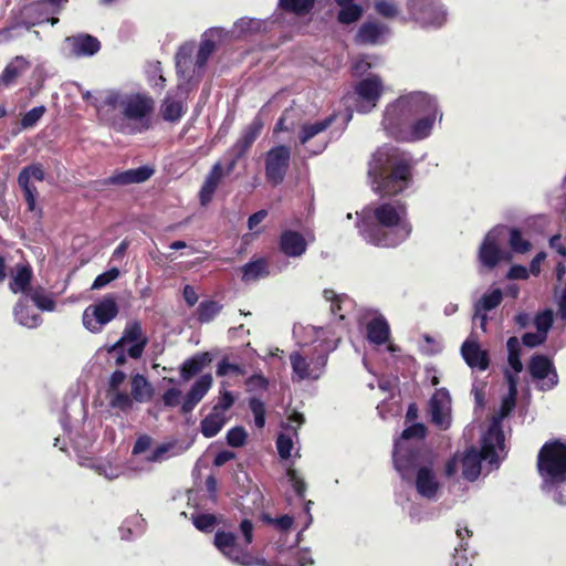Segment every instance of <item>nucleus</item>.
<instances>
[{"label":"nucleus","instance_id":"f257e3e1","mask_svg":"<svg viewBox=\"0 0 566 566\" xmlns=\"http://www.w3.org/2000/svg\"><path fill=\"white\" fill-rule=\"evenodd\" d=\"M439 114L434 97L423 92L400 96L389 104L381 120L388 136L397 142H416L427 138Z\"/></svg>","mask_w":566,"mask_h":566},{"label":"nucleus","instance_id":"f03ea898","mask_svg":"<svg viewBox=\"0 0 566 566\" xmlns=\"http://www.w3.org/2000/svg\"><path fill=\"white\" fill-rule=\"evenodd\" d=\"M360 235L379 248H396L412 233L408 206L402 200H391L365 207L358 216Z\"/></svg>","mask_w":566,"mask_h":566},{"label":"nucleus","instance_id":"7ed1b4c3","mask_svg":"<svg viewBox=\"0 0 566 566\" xmlns=\"http://www.w3.org/2000/svg\"><path fill=\"white\" fill-rule=\"evenodd\" d=\"M368 175L380 196H396L411 181V165L396 149L377 150L369 164Z\"/></svg>","mask_w":566,"mask_h":566},{"label":"nucleus","instance_id":"20e7f679","mask_svg":"<svg viewBox=\"0 0 566 566\" xmlns=\"http://www.w3.org/2000/svg\"><path fill=\"white\" fill-rule=\"evenodd\" d=\"M505 447V436L497 421H494L481 439V449L470 447L462 458V474L469 481H475L481 474V462L499 464L496 450Z\"/></svg>","mask_w":566,"mask_h":566},{"label":"nucleus","instance_id":"39448f33","mask_svg":"<svg viewBox=\"0 0 566 566\" xmlns=\"http://www.w3.org/2000/svg\"><path fill=\"white\" fill-rule=\"evenodd\" d=\"M536 468L545 483L557 485L566 482V442L560 439L546 441L538 451Z\"/></svg>","mask_w":566,"mask_h":566},{"label":"nucleus","instance_id":"423d86ee","mask_svg":"<svg viewBox=\"0 0 566 566\" xmlns=\"http://www.w3.org/2000/svg\"><path fill=\"white\" fill-rule=\"evenodd\" d=\"M148 337L143 331L142 323L137 319L129 321L125 325L122 337L113 345L106 348L109 355H113L116 366L126 364L127 358L124 346L128 343L132 345L127 349V355L133 359H139L148 345Z\"/></svg>","mask_w":566,"mask_h":566},{"label":"nucleus","instance_id":"0eeeda50","mask_svg":"<svg viewBox=\"0 0 566 566\" xmlns=\"http://www.w3.org/2000/svg\"><path fill=\"white\" fill-rule=\"evenodd\" d=\"M155 109L154 98L145 93H130L124 95L122 116L134 126L132 132L143 133L151 127V115Z\"/></svg>","mask_w":566,"mask_h":566},{"label":"nucleus","instance_id":"6e6552de","mask_svg":"<svg viewBox=\"0 0 566 566\" xmlns=\"http://www.w3.org/2000/svg\"><path fill=\"white\" fill-rule=\"evenodd\" d=\"M119 308L116 296L107 294L98 302L88 305L82 316L83 325L91 333L97 334L103 327L111 323L117 315Z\"/></svg>","mask_w":566,"mask_h":566},{"label":"nucleus","instance_id":"1a4fd4ad","mask_svg":"<svg viewBox=\"0 0 566 566\" xmlns=\"http://www.w3.org/2000/svg\"><path fill=\"white\" fill-rule=\"evenodd\" d=\"M214 547L230 562L239 566L263 565L264 560L254 557L238 543V537L233 532L219 530L213 537Z\"/></svg>","mask_w":566,"mask_h":566},{"label":"nucleus","instance_id":"9d476101","mask_svg":"<svg viewBox=\"0 0 566 566\" xmlns=\"http://www.w3.org/2000/svg\"><path fill=\"white\" fill-rule=\"evenodd\" d=\"M155 390L147 379L142 374H136L130 378V394H117L114 399L116 410L128 413L134 409L135 402H148L153 399Z\"/></svg>","mask_w":566,"mask_h":566},{"label":"nucleus","instance_id":"9b49d317","mask_svg":"<svg viewBox=\"0 0 566 566\" xmlns=\"http://www.w3.org/2000/svg\"><path fill=\"white\" fill-rule=\"evenodd\" d=\"M291 161V149L286 145H277L266 151L264 157V174L266 181L276 187L287 174Z\"/></svg>","mask_w":566,"mask_h":566},{"label":"nucleus","instance_id":"f8f14e48","mask_svg":"<svg viewBox=\"0 0 566 566\" xmlns=\"http://www.w3.org/2000/svg\"><path fill=\"white\" fill-rule=\"evenodd\" d=\"M423 453L421 448L405 447L401 441L395 442L392 461L402 480H409L419 467L428 463L430 459H424Z\"/></svg>","mask_w":566,"mask_h":566},{"label":"nucleus","instance_id":"ddd939ff","mask_svg":"<svg viewBox=\"0 0 566 566\" xmlns=\"http://www.w3.org/2000/svg\"><path fill=\"white\" fill-rule=\"evenodd\" d=\"M528 371L534 380H539L538 389L552 390L558 385V374L551 358L542 354H535L528 363Z\"/></svg>","mask_w":566,"mask_h":566},{"label":"nucleus","instance_id":"4468645a","mask_svg":"<svg viewBox=\"0 0 566 566\" xmlns=\"http://www.w3.org/2000/svg\"><path fill=\"white\" fill-rule=\"evenodd\" d=\"M384 91L382 82L378 75H373L359 81L355 92L359 97L357 109L360 113H368L376 107Z\"/></svg>","mask_w":566,"mask_h":566},{"label":"nucleus","instance_id":"2eb2a0df","mask_svg":"<svg viewBox=\"0 0 566 566\" xmlns=\"http://www.w3.org/2000/svg\"><path fill=\"white\" fill-rule=\"evenodd\" d=\"M506 227L500 226L492 229L484 238L479 249V260L488 269L495 268L503 259V251L499 247V240L504 234Z\"/></svg>","mask_w":566,"mask_h":566},{"label":"nucleus","instance_id":"dca6fc26","mask_svg":"<svg viewBox=\"0 0 566 566\" xmlns=\"http://www.w3.org/2000/svg\"><path fill=\"white\" fill-rule=\"evenodd\" d=\"M411 18L422 25H441L443 12L432 0H409L407 3Z\"/></svg>","mask_w":566,"mask_h":566},{"label":"nucleus","instance_id":"f3484780","mask_svg":"<svg viewBox=\"0 0 566 566\" xmlns=\"http://www.w3.org/2000/svg\"><path fill=\"white\" fill-rule=\"evenodd\" d=\"M413 474L415 488L418 494L428 500L436 499L440 490V482L433 470L432 457H430V460L427 464L419 467L418 470L413 472Z\"/></svg>","mask_w":566,"mask_h":566},{"label":"nucleus","instance_id":"a211bd4d","mask_svg":"<svg viewBox=\"0 0 566 566\" xmlns=\"http://www.w3.org/2000/svg\"><path fill=\"white\" fill-rule=\"evenodd\" d=\"M45 177L43 167L41 164H32L21 169L18 176V184L23 190L24 199L28 205V209L33 211L35 209V197L38 195L36 187L31 182V179L43 181Z\"/></svg>","mask_w":566,"mask_h":566},{"label":"nucleus","instance_id":"6ab92c4d","mask_svg":"<svg viewBox=\"0 0 566 566\" xmlns=\"http://www.w3.org/2000/svg\"><path fill=\"white\" fill-rule=\"evenodd\" d=\"M263 127V119L260 116H255L252 122L242 130L240 137L229 149V153H237V158H243L254 142L261 135Z\"/></svg>","mask_w":566,"mask_h":566},{"label":"nucleus","instance_id":"aec40b11","mask_svg":"<svg viewBox=\"0 0 566 566\" xmlns=\"http://www.w3.org/2000/svg\"><path fill=\"white\" fill-rule=\"evenodd\" d=\"M154 175V169L148 166H142L135 169L115 171L112 176L101 180L102 186H127L140 184L148 180Z\"/></svg>","mask_w":566,"mask_h":566},{"label":"nucleus","instance_id":"412c9836","mask_svg":"<svg viewBox=\"0 0 566 566\" xmlns=\"http://www.w3.org/2000/svg\"><path fill=\"white\" fill-rule=\"evenodd\" d=\"M212 381V376L205 374L192 384L180 406V412L182 415L190 413L196 408L211 388Z\"/></svg>","mask_w":566,"mask_h":566},{"label":"nucleus","instance_id":"4be33fe9","mask_svg":"<svg viewBox=\"0 0 566 566\" xmlns=\"http://www.w3.org/2000/svg\"><path fill=\"white\" fill-rule=\"evenodd\" d=\"M279 248L284 255L298 258L306 252L307 242L298 231L284 230L280 235Z\"/></svg>","mask_w":566,"mask_h":566},{"label":"nucleus","instance_id":"5701e85b","mask_svg":"<svg viewBox=\"0 0 566 566\" xmlns=\"http://www.w3.org/2000/svg\"><path fill=\"white\" fill-rule=\"evenodd\" d=\"M461 354L471 368L484 371L490 366L488 352L483 350L476 342L465 340L461 346Z\"/></svg>","mask_w":566,"mask_h":566},{"label":"nucleus","instance_id":"b1692460","mask_svg":"<svg viewBox=\"0 0 566 566\" xmlns=\"http://www.w3.org/2000/svg\"><path fill=\"white\" fill-rule=\"evenodd\" d=\"M66 42L75 56H92L101 50L99 40L91 34L69 36Z\"/></svg>","mask_w":566,"mask_h":566},{"label":"nucleus","instance_id":"393cba45","mask_svg":"<svg viewBox=\"0 0 566 566\" xmlns=\"http://www.w3.org/2000/svg\"><path fill=\"white\" fill-rule=\"evenodd\" d=\"M224 177V171L222 164L220 161L216 163L210 171L208 172L201 188L199 191V201L202 206L211 202L213 195L219 187L222 178Z\"/></svg>","mask_w":566,"mask_h":566},{"label":"nucleus","instance_id":"a878e982","mask_svg":"<svg viewBox=\"0 0 566 566\" xmlns=\"http://www.w3.org/2000/svg\"><path fill=\"white\" fill-rule=\"evenodd\" d=\"M388 32V28L377 21L364 22L355 36V41L358 44H377L381 36Z\"/></svg>","mask_w":566,"mask_h":566},{"label":"nucleus","instance_id":"bb28decb","mask_svg":"<svg viewBox=\"0 0 566 566\" xmlns=\"http://www.w3.org/2000/svg\"><path fill=\"white\" fill-rule=\"evenodd\" d=\"M367 338L376 345H384L390 336V327L384 316L373 318L366 326Z\"/></svg>","mask_w":566,"mask_h":566},{"label":"nucleus","instance_id":"cd10ccee","mask_svg":"<svg viewBox=\"0 0 566 566\" xmlns=\"http://www.w3.org/2000/svg\"><path fill=\"white\" fill-rule=\"evenodd\" d=\"M32 277L33 273L30 265L18 264L15 274L9 282L10 291L14 294L21 292L27 295L33 289L31 287Z\"/></svg>","mask_w":566,"mask_h":566},{"label":"nucleus","instance_id":"c85d7f7f","mask_svg":"<svg viewBox=\"0 0 566 566\" xmlns=\"http://www.w3.org/2000/svg\"><path fill=\"white\" fill-rule=\"evenodd\" d=\"M270 264L265 258H259L245 263L241 268L242 281L254 282L270 274Z\"/></svg>","mask_w":566,"mask_h":566},{"label":"nucleus","instance_id":"c756f323","mask_svg":"<svg viewBox=\"0 0 566 566\" xmlns=\"http://www.w3.org/2000/svg\"><path fill=\"white\" fill-rule=\"evenodd\" d=\"M13 314L19 324L29 328H34L42 322L41 316L32 311L25 298H20L15 303Z\"/></svg>","mask_w":566,"mask_h":566},{"label":"nucleus","instance_id":"7c9ffc66","mask_svg":"<svg viewBox=\"0 0 566 566\" xmlns=\"http://www.w3.org/2000/svg\"><path fill=\"white\" fill-rule=\"evenodd\" d=\"M210 363L211 357L209 353L196 354L184 361L180 367V376L184 380H189L199 374Z\"/></svg>","mask_w":566,"mask_h":566},{"label":"nucleus","instance_id":"2f4dec72","mask_svg":"<svg viewBox=\"0 0 566 566\" xmlns=\"http://www.w3.org/2000/svg\"><path fill=\"white\" fill-rule=\"evenodd\" d=\"M187 106L180 99H174L167 95L160 106V114L164 120L176 123L186 114Z\"/></svg>","mask_w":566,"mask_h":566},{"label":"nucleus","instance_id":"473e14b6","mask_svg":"<svg viewBox=\"0 0 566 566\" xmlns=\"http://www.w3.org/2000/svg\"><path fill=\"white\" fill-rule=\"evenodd\" d=\"M336 115H329L326 118L315 122V123H305L302 125L298 134V139L302 145L308 143L313 137L317 134L326 130L332 124L335 122Z\"/></svg>","mask_w":566,"mask_h":566},{"label":"nucleus","instance_id":"72a5a7b5","mask_svg":"<svg viewBox=\"0 0 566 566\" xmlns=\"http://www.w3.org/2000/svg\"><path fill=\"white\" fill-rule=\"evenodd\" d=\"M29 63L22 57L17 56L14 61L10 62L0 75V84L10 86L19 76L28 69Z\"/></svg>","mask_w":566,"mask_h":566},{"label":"nucleus","instance_id":"f704fd0d","mask_svg":"<svg viewBox=\"0 0 566 566\" xmlns=\"http://www.w3.org/2000/svg\"><path fill=\"white\" fill-rule=\"evenodd\" d=\"M226 416L213 410L207 415L200 422L201 433L205 438L217 436L226 423Z\"/></svg>","mask_w":566,"mask_h":566},{"label":"nucleus","instance_id":"c9c22d12","mask_svg":"<svg viewBox=\"0 0 566 566\" xmlns=\"http://www.w3.org/2000/svg\"><path fill=\"white\" fill-rule=\"evenodd\" d=\"M315 2L316 0H279V7L284 12L304 17L313 10Z\"/></svg>","mask_w":566,"mask_h":566},{"label":"nucleus","instance_id":"e433bc0d","mask_svg":"<svg viewBox=\"0 0 566 566\" xmlns=\"http://www.w3.org/2000/svg\"><path fill=\"white\" fill-rule=\"evenodd\" d=\"M222 304L213 300L202 301L197 307V321L201 324L210 323L222 311Z\"/></svg>","mask_w":566,"mask_h":566},{"label":"nucleus","instance_id":"4c0bfd02","mask_svg":"<svg viewBox=\"0 0 566 566\" xmlns=\"http://www.w3.org/2000/svg\"><path fill=\"white\" fill-rule=\"evenodd\" d=\"M27 296L34 303L41 311L52 312L55 310V302L52 296L46 293L42 286L33 287Z\"/></svg>","mask_w":566,"mask_h":566},{"label":"nucleus","instance_id":"58836bf2","mask_svg":"<svg viewBox=\"0 0 566 566\" xmlns=\"http://www.w3.org/2000/svg\"><path fill=\"white\" fill-rule=\"evenodd\" d=\"M127 376L124 371L117 369L109 376L108 384H107V390H106V398L108 400V405L112 409H116V406L114 405V399L117 394H125V390H120V386L126 380Z\"/></svg>","mask_w":566,"mask_h":566},{"label":"nucleus","instance_id":"ea45409f","mask_svg":"<svg viewBox=\"0 0 566 566\" xmlns=\"http://www.w3.org/2000/svg\"><path fill=\"white\" fill-rule=\"evenodd\" d=\"M290 361L293 371L300 379H312V367L310 360H307L306 357H304L298 352H294L290 355Z\"/></svg>","mask_w":566,"mask_h":566},{"label":"nucleus","instance_id":"a19ab883","mask_svg":"<svg viewBox=\"0 0 566 566\" xmlns=\"http://www.w3.org/2000/svg\"><path fill=\"white\" fill-rule=\"evenodd\" d=\"M506 347L509 352V365L511 366L515 374L521 373L523 370V364L521 360V346L517 337H510L506 342Z\"/></svg>","mask_w":566,"mask_h":566},{"label":"nucleus","instance_id":"79ce46f5","mask_svg":"<svg viewBox=\"0 0 566 566\" xmlns=\"http://www.w3.org/2000/svg\"><path fill=\"white\" fill-rule=\"evenodd\" d=\"M505 230L510 233L509 245L513 252L524 254L531 250V242L523 237L520 229L506 228Z\"/></svg>","mask_w":566,"mask_h":566},{"label":"nucleus","instance_id":"37998d69","mask_svg":"<svg viewBox=\"0 0 566 566\" xmlns=\"http://www.w3.org/2000/svg\"><path fill=\"white\" fill-rule=\"evenodd\" d=\"M339 7L340 9L337 13V21L342 24H352L358 21L364 12L361 6L356 3Z\"/></svg>","mask_w":566,"mask_h":566},{"label":"nucleus","instance_id":"c03bdc74","mask_svg":"<svg viewBox=\"0 0 566 566\" xmlns=\"http://www.w3.org/2000/svg\"><path fill=\"white\" fill-rule=\"evenodd\" d=\"M503 300V293L500 289H494L489 293H485L476 304L478 310L485 312L492 311L497 307Z\"/></svg>","mask_w":566,"mask_h":566},{"label":"nucleus","instance_id":"a18cd8bd","mask_svg":"<svg viewBox=\"0 0 566 566\" xmlns=\"http://www.w3.org/2000/svg\"><path fill=\"white\" fill-rule=\"evenodd\" d=\"M192 524L193 526L203 533H211L214 526L218 523V518L214 514L211 513H201L197 515H192Z\"/></svg>","mask_w":566,"mask_h":566},{"label":"nucleus","instance_id":"49530a36","mask_svg":"<svg viewBox=\"0 0 566 566\" xmlns=\"http://www.w3.org/2000/svg\"><path fill=\"white\" fill-rule=\"evenodd\" d=\"M193 51L195 45L192 43H186L179 48L176 53V69L178 72H184L189 69Z\"/></svg>","mask_w":566,"mask_h":566},{"label":"nucleus","instance_id":"de8ad7c7","mask_svg":"<svg viewBox=\"0 0 566 566\" xmlns=\"http://www.w3.org/2000/svg\"><path fill=\"white\" fill-rule=\"evenodd\" d=\"M249 408L254 417V424L256 428L262 429L265 426V405L264 402L256 398L251 397L249 399Z\"/></svg>","mask_w":566,"mask_h":566},{"label":"nucleus","instance_id":"09e8293b","mask_svg":"<svg viewBox=\"0 0 566 566\" xmlns=\"http://www.w3.org/2000/svg\"><path fill=\"white\" fill-rule=\"evenodd\" d=\"M449 394L446 389L438 390L430 400L431 420L437 424H441L443 421L442 403L439 397H448Z\"/></svg>","mask_w":566,"mask_h":566},{"label":"nucleus","instance_id":"8fccbe9b","mask_svg":"<svg viewBox=\"0 0 566 566\" xmlns=\"http://www.w3.org/2000/svg\"><path fill=\"white\" fill-rule=\"evenodd\" d=\"M216 374L219 377H224L229 374L244 376L247 370L243 366L230 363L228 357H223L217 365Z\"/></svg>","mask_w":566,"mask_h":566},{"label":"nucleus","instance_id":"3c124183","mask_svg":"<svg viewBox=\"0 0 566 566\" xmlns=\"http://www.w3.org/2000/svg\"><path fill=\"white\" fill-rule=\"evenodd\" d=\"M216 50V43L211 39H203L199 45V50L196 56V65L201 69L203 67L211 54Z\"/></svg>","mask_w":566,"mask_h":566},{"label":"nucleus","instance_id":"603ef678","mask_svg":"<svg viewBox=\"0 0 566 566\" xmlns=\"http://www.w3.org/2000/svg\"><path fill=\"white\" fill-rule=\"evenodd\" d=\"M327 360H328V355L323 349L317 352L316 355L311 357L310 364L312 367V379L316 380L322 376V374L324 373V369L326 367Z\"/></svg>","mask_w":566,"mask_h":566},{"label":"nucleus","instance_id":"864d4df0","mask_svg":"<svg viewBox=\"0 0 566 566\" xmlns=\"http://www.w3.org/2000/svg\"><path fill=\"white\" fill-rule=\"evenodd\" d=\"M374 8L379 15L386 19H394L399 13L398 7L391 0H375Z\"/></svg>","mask_w":566,"mask_h":566},{"label":"nucleus","instance_id":"5fc2aeb1","mask_svg":"<svg viewBox=\"0 0 566 566\" xmlns=\"http://www.w3.org/2000/svg\"><path fill=\"white\" fill-rule=\"evenodd\" d=\"M227 443L232 448L243 447L247 442L248 433L241 426L231 428L227 432Z\"/></svg>","mask_w":566,"mask_h":566},{"label":"nucleus","instance_id":"6e6d98bb","mask_svg":"<svg viewBox=\"0 0 566 566\" xmlns=\"http://www.w3.org/2000/svg\"><path fill=\"white\" fill-rule=\"evenodd\" d=\"M46 112L45 106H35L29 112H27L23 117L21 118V126L22 128H31L34 127L38 122L42 118L44 113Z\"/></svg>","mask_w":566,"mask_h":566},{"label":"nucleus","instance_id":"4d7b16f0","mask_svg":"<svg viewBox=\"0 0 566 566\" xmlns=\"http://www.w3.org/2000/svg\"><path fill=\"white\" fill-rule=\"evenodd\" d=\"M554 323L553 313L551 310H545L535 316L534 324L537 332L547 336L548 331Z\"/></svg>","mask_w":566,"mask_h":566},{"label":"nucleus","instance_id":"13d9d810","mask_svg":"<svg viewBox=\"0 0 566 566\" xmlns=\"http://www.w3.org/2000/svg\"><path fill=\"white\" fill-rule=\"evenodd\" d=\"M426 434L427 428L423 423H413L402 430L400 439L398 441L402 442L410 439L422 440L426 438Z\"/></svg>","mask_w":566,"mask_h":566},{"label":"nucleus","instance_id":"bf43d9fd","mask_svg":"<svg viewBox=\"0 0 566 566\" xmlns=\"http://www.w3.org/2000/svg\"><path fill=\"white\" fill-rule=\"evenodd\" d=\"M286 475L297 497L304 499L306 493L305 481L298 475L297 471L293 468L287 469Z\"/></svg>","mask_w":566,"mask_h":566},{"label":"nucleus","instance_id":"052dcab7","mask_svg":"<svg viewBox=\"0 0 566 566\" xmlns=\"http://www.w3.org/2000/svg\"><path fill=\"white\" fill-rule=\"evenodd\" d=\"M234 396L229 390H220V395L218 398L217 403L213 406L212 410L224 415L226 411H228L234 403Z\"/></svg>","mask_w":566,"mask_h":566},{"label":"nucleus","instance_id":"680f3d73","mask_svg":"<svg viewBox=\"0 0 566 566\" xmlns=\"http://www.w3.org/2000/svg\"><path fill=\"white\" fill-rule=\"evenodd\" d=\"M119 276V270L117 268H112L106 272L97 275L91 286L92 290H99Z\"/></svg>","mask_w":566,"mask_h":566},{"label":"nucleus","instance_id":"e2e57ef3","mask_svg":"<svg viewBox=\"0 0 566 566\" xmlns=\"http://www.w3.org/2000/svg\"><path fill=\"white\" fill-rule=\"evenodd\" d=\"M276 449L279 455L287 460L291 457V451L293 449V441L289 434L280 433L276 439Z\"/></svg>","mask_w":566,"mask_h":566},{"label":"nucleus","instance_id":"0e129e2a","mask_svg":"<svg viewBox=\"0 0 566 566\" xmlns=\"http://www.w3.org/2000/svg\"><path fill=\"white\" fill-rule=\"evenodd\" d=\"M250 391H266L269 389V379L262 374H254L245 380Z\"/></svg>","mask_w":566,"mask_h":566},{"label":"nucleus","instance_id":"69168bd1","mask_svg":"<svg viewBox=\"0 0 566 566\" xmlns=\"http://www.w3.org/2000/svg\"><path fill=\"white\" fill-rule=\"evenodd\" d=\"M181 391L178 388H169L161 397L164 406L167 408H174L180 405Z\"/></svg>","mask_w":566,"mask_h":566},{"label":"nucleus","instance_id":"338daca9","mask_svg":"<svg viewBox=\"0 0 566 566\" xmlns=\"http://www.w3.org/2000/svg\"><path fill=\"white\" fill-rule=\"evenodd\" d=\"M124 101V95L116 91H108L105 94V97L103 99V105L108 106L111 108H119L122 112V103Z\"/></svg>","mask_w":566,"mask_h":566},{"label":"nucleus","instance_id":"774afa93","mask_svg":"<svg viewBox=\"0 0 566 566\" xmlns=\"http://www.w3.org/2000/svg\"><path fill=\"white\" fill-rule=\"evenodd\" d=\"M547 336L544 334L536 332V333H525L522 336V343L530 348L536 347L541 344H543L546 340Z\"/></svg>","mask_w":566,"mask_h":566}]
</instances>
